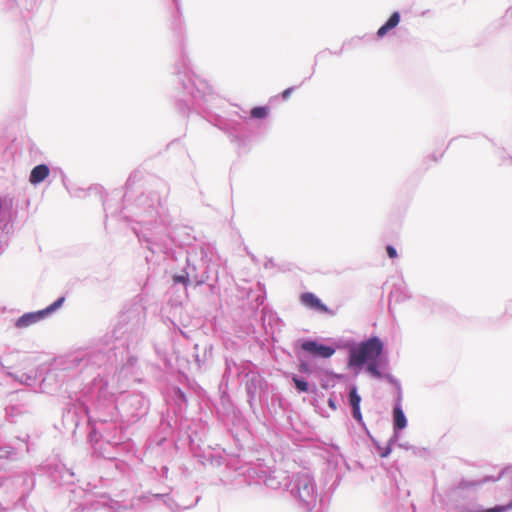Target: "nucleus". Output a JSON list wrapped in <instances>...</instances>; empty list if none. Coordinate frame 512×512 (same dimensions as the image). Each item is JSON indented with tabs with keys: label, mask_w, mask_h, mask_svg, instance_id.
Listing matches in <instances>:
<instances>
[{
	"label": "nucleus",
	"mask_w": 512,
	"mask_h": 512,
	"mask_svg": "<svg viewBox=\"0 0 512 512\" xmlns=\"http://www.w3.org/2000/svg\"><path fill=\"white\" fill-rule=\"evenodd\" d=\"M382 352V341L377 337H371L350 348L347 366L358 372L364 364H367L366 371L371 376L382 378L383 375L378 369V359Z\"/></svg>",
	"instance_id": "obj_1"
},
{
	"label": "nucleus",
	"mask_w": 512,
	"mask_h": 512,
	"mask_svg": "<svg viewBox=\"0 0 512 512\" xmlns=\"http://www.w3.org/2000/svg\"><path fill=\"white\" fill-rule=\"evenodd\" d=\"M65 298L60 297L55 302H53L51 305H49L47 308L37 311V312H30L25 313L21 317H19L15 323V326L19 329L27 328L40 320H42L45 316L48 314L54 312L57 310L61 305L64 303Z\"/></svg>",
	"instance_id": "obj_2"
},
{
	"label": "nucleus",
	"mask_w": 512,
	"mask_h": 512,
	"mask_svg": "<svg viewBox=\"0 0 512 512\" xmlns=\"http://www.w3.org/2000/svg\"><path fill=\"white\" fill-rule=\"evenodd\" d=\"M301 348L309 354L320 358H330L335 353L333 347L312 340L303 342Z\"/></svg>",
	"instance_id": "obj_3"
},
{
	"label": "nucleus",
	"mask_w": 512,
	"mask_h": 512,
	"mask_svg": "<svg viewBox=\"0 0 512 512\" xmlns=\"http://www.w3.org/2000/svg\"><path fill=\"white\" fill-rule=\"evenodd\" d=\"M301 303L308 308L328 313L329 309L311 292L303 293L300 297Z\"/></svg>",
	"instance_id": "obj_4"
},
{
	"label": "nucleus",
	"mask_w": 512,
	"mask_h": 512,
	"mask_svg": "<svg viewBox=\"0 0 512 512\" xmlns=\"http://www.w3.org/2000/svg\"><path fill=\"white\" fill-rule=\"evenodd\" d=\"M49 172H50V170H49L48 166L45 164H40V165L35 166L30 173V178H29L30 183L38 184V183L44 181L48 177Z\"/></svg>",
	"instance_id": "obj_5"
},
{
	"label": "nucleus",
	"mask_w": 512,
	"mask_h": 512,
	"mask_svg": "<svg viewBox=\"0 0 512 512\" xmlns=\"http://www.w3.org/2000/svg\"><path fill=\"white\" fill-rule=\"evenodd\" d=\"M349 402H350V405L352 406L353 417L359 422L362 421V414L360 411L361 397L358 395L355 387H352L350 390Z\"/></svg>",
	"instance_id": "obj_6"
},
{
	"label": "nucleus",
	"mask_w": 512,
	"mask_h": 512,
	"mask_svg": "<svg viewBox=\"0 0 512 512\" xmlns=\"http://www.w3.org/2000/svg\"><path fill=\"white\" fill-rule=\"evenodd\" d=\"M400 22V14L398 12L392 13L387 22L381 26L377 31L378 37H383L387 32L395 28Z\"/></svg>",
	"instance_id": "obj_7"
},
{
	"label": "nucleus",
	"mask_w": 512,
	"mask_h": 512,
	"mask_svg": "<svg viewBox=\"0 0 512 512\" xmlns=\"http://www.w3.org/2000/svg\"><path fill=\"white\" fill-rule=\"evenodd\" d=\"M393 424L395 430H402L407 425L406 417L400 406H396L393 409Z\"/></svg>",
	"instance_id": "obj_8"
},
{
	"label": "nucleus",
	"mask_w": 512,
	"mask_h": 512,
	"mask_svg": "<svg viewBox=\"0 0 512 512\" xmlns=\"http://www.w3.org/2000/svg\"><path fill=\"white\" fill-rule=\"evenodd\" d=\"M268 114H269V107H267V106L254 107L250 112L251 117H253L255 119H263V118L267 117Z\"/></svg>",
	"instance_id": "obj_9"
},
{
	"label": "nucleus",
	"mask_w": 512,
	"mask_h": 512,
	"mask_svg": "<svg viewBox=\"0 0 512 512\" xmlns=\"http://www.w3.org/2000/svg\"><path fill=\"white\" fill-rule=\"evenodd\" d=\"M293 382L295 383L296 388L301 392L308 391V383L304 380H300L296 377L293 378Z\"/></svg>",
	"instance_id": "obj_10"
},
{
	"label": "nucleus",
	"mask_w": 512,
	"mask_h": 512,
	"mask_svg": "<svg viewBox=\"0 0 512 512\" xmlns=\"http://www.w3.org/2000/svg\"><path fill=\"white\" fill-rule=\"evenodd\" d=\"M295 90V87H289L287 89H285L283 92H282V98L284 100H288L291 96V94L294 92Z\"/></svg>",
	"instance_id": "obj_11"
},
{
	"label": "nucleus",
	"mask_w": 512,
	"mask_h": 512,
	"mask_svg": "<svg viewBox=\"0 0 512 512\" xmlns=\"http://www.w3.org/2000/svg\"><path fill=\"white\" fill-rule=\"evenodd\" d=\"M386 251L390 258L394 259L397 257V251L393 246H391V245L387 246Z\"/></svg>",
	"instance_id": "obj_12"
},
{
	"label": "nucleus",
	"mask_w": 512,
	"mask_h": 512,
	"mask_svg": "<svg viewBox=\"0 0 512 512\" xmlns=\"http://www.w3.org/2000/svg\"><path fill=\"white\" fill-rule=\"evenodd\" d=\"M173 281L175 283H183V284H187L188 283V278L183 276V275H175L173 277Z\"/></svg>",
	"instance_id": "obj_13"
},
{
	"label": "nucleus",
	"mask_w": 512,
	"mask_h": 512,
	"mask_svg": "<svg viewBox=\"0 0 512 512\" xmlns=\"http://www.w3.org/2000/svg\"><path fill=\"white\" fill-rule=\"evenodd\" d=\"M386 377L389 379V381H390V382H392L393 384H395V385L398 387V389H400L399 383H398L396 380H394V379H393L391 376H389V375H387Z\"/></svg>",
	"instance_id": "obj_14"
},
{
	"label": "nucleus",
	"mask_w": 512,
	"mask_h": 512,
	"mask_svg": "<svg viewBox=\"0 0 512 512\" xmlns=\"http://www.w3.org/2000/svg\"><path fill=\"white\" fill-rule=\"evenodd\" d=\"M390 453V448H387L383 453H381V457H387Z\"/></svg>",
	"instance_id": "obj_15"
},
{
	"label": "nucleus",
	"mask_w": 512,
	"mask_h": 512,
	"mask_svg": "<svg viewBox=\"0 0 512 512\" xmlns=\"http://www.w3.org/2000/svg\"><path fill=\"white\" fill-rule=\"evenodd\" d=\"M329 405H330V406H332V407H334L333 402H332V400H331V399L329 400Z\"/></svg>",
	"instance_id": "obj_16"
},
{
	"label": "nucleus",
	"mask_w": 512,
	"mask_h": 512,
	"mask_svg": "<svg viewBox=\"0 0 512 512\" xmlns=\"http://www.w3.org/2000/svg\"><path fill=\"white\" fill-rule=\"evenodd\" d=\"M301 367H302L303 370H305V371L307 370L305 365H301Z\"/></svg>",
	"instance_id": "obj_17"
}]
</instances>
